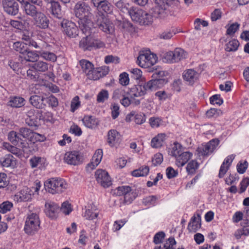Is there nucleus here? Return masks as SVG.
Here are the masks:
<instances>
[{
	"mask_svg": "<svg viewBox=\"0 0 249 249\" xmlns=\"http://www.w3.org/2000/svg\"><path fill=\"white\" fill-rule=\"evenodd\" d=\"M128 14L133 21L141 25H148L153 21L152 15L137 7L130 8Z\"/></svg>",
	"mask_w": 249,
	"mask_h": 249,
	"instance_id": "1",
	"label": "nucleus"
},
{
	"mask_svg": "<svg viewBox=\"0 0 249 249\" xmlns=\"http://www.w3.org/2000/svg\"><path fill=\"white\" fill-rule=\"evenodd\" d=\"M44 186L47 191L52 194L61 193L68 187V184L62 178H53L46 181Z\"/></svg>",
	"mask_w": 249,
	"mask_h": 249,
	"instance_id": "2",
	"label": "nucleus"
},
{
	"mask_svg": "<svg viewBox=\"0 0 249 249\" xmlns=\"http://www.w3.org/2000/svg\"><path fill=\"white\" fill-rule=\"evenodd\" d=\"M40 187V182H36L35 187L24 188L14 196V199L17 202L30 201L35 193H38Z\"/></svg>",
	"mask_w": 249,
	"mask_h": 249,
	"instance_id": "3",
	"label": "nucleus"
},
{
	"mask_svg": "<svg viewBox=\"0 0 249 249\" xmlns=\"http://www.w3.org/2000/svg\"><path fill=\"white\" fill-rule=\"evenodd\" d=\"M98 28L103 32L111 34L114 31V26L110 21L101 12H97L94 18Z\"/></svg>",
	"mask_w": 249,
	"mask_h": 249,
	"instance_id": "4",
	"label": "nucleus"
},
{
	"mask_svg": "<svg viewBox=\"0 0 249 249\" xmlns=\"http://www.w3.org/2000/svg\"><path fill=\"white\" fill-rule=\"evenodd\" d=\"M165 72L162 71H156L152 75L153 79L147 82V86L150 91L160 88L168 82L165 76Z\"/></svg>",
	"mask_w": 249,
	"mask_h": 249,
	"instance_id": "5",
	"label": "nucleus"
},
{
	"mask_svg": "<svg viewBox=\"0 0 249 249\" xmlns=\"http://www.w3.org/2000/svg\"><path fill=\"white\" fill-rule=\"evenodd\" d=\"M155 3L152 16L153 17L163 18L171 14L170 6L167 0H156Z\"/></svg>",
	"mask_w": 249,
	"mask_h": 249,
	"instance_id": "6",
	"label": "nucleus"
},
{
	"mask_svg": "<svg viewBox=\"0 0 249 249\" xmlns=\"http://www.w3.org/2000/svg\"><path fill=\"white\" fill-rule=\"evenodd\" d=\"M157 57L156 55L150 52H140L137 57V63L141 67L149 68L156 63Z\"/></svg>",
	"mask_w": 249,
	"mask_h": 249,
	"instance_id": "7",
	"label": "nucleus"
},
{
	"mask_svg": "<svg viewBox=\"0 0 249 249\" xmlns=\"http://www.w3.org/2000/svg\"><path fill=\"white\" fill-rule=\"evenodd\" d=\"M114 194L118 196H124L125 204H130L137 196V193L129 186H122L114 190Z\"/></svg>",
	"mask_w": 249,
	"mask_h": 249,
	"instance_id": "8",
	"label": "nucleus"
},
{
	"mask_svg": "<svg viewBox=\"0 0 249 249\" xmlns=\"http://www.w3.org/2000/svg\"><path fill=\"white\" fill-rule=\"evenodd\" d=\"M91 8L89 5L84 1L77 2L74 7V14L79 19L87 17H91Z\"/></svg>",
	"mask_w": 249,
	"mask_h": 249,
	"instance_id": "9",
	"label": "nucleus"
},
{
	"mask_svg": "<svg viewBox=\"0 0 249 249\" xmlns=\"http://www.w3.org/2000/svg\"><path fill=\"white\" fill-rule=\"evenodd\" d=\"M186 56V53L181 48H176L174 51L165 53L163 57V61L166 63L178 62Z\"/></svg>",
	"mask_w": 249,
	"mask_h": 249,
	"instance_id": "10",
	"label": "nucleus"
},
{
	"mask_svg": "<svg viewBox=\"0 0 249 249\" xmlns=\"http://www.w3.org/2000/svg\"><path fill=\"white\" fill-rule=\"evenodd\" d=\"M79 64L83 71L88 76V78L93 80L99 79V76L96 75L99 71L94 69L93 65L90 62L82 59L79 61Z\"/></svg>",
	"mask_w": 249,
	"mask_h": 249,
	"instance_id": "11",
	"label": "nucleus"
},
{
	"mask_svg": "<svg viewBox=\"0 0 249 249\" xmlns=\"http://www.w3.org/2000/svg\"><path fill=\"white\" fill-rule=\"evenodd\" d=\"M150 91L147 86V82L142 83L134 86L128 91L129 96L131 98L141 97L146 94L147 91Z\"/></svg>",
	"mask_w": 249,
	"mask_h": 249,
	"instance_id": "12",
	"label": "nucleus"
},
{
	"mask_svg": "<svg viewBox=\"0 0 249 249\" xmlns=\"http://www.w3.org/2000/svg\"><path fill=\"white\" fill-rule=\"evenodd\" d=\"M219 142L218 139H213L206 144L202 145V146L198 147L197 151L199 156L204 157L212 153L218 145Z\"/></svg>",
	"mask_w": 249,
	"mask_h": 249,
	"instance_id": "13",
	"label": "nucleus"
},
{
	"mask_svg": "<svg viewBox=\"0 0 249 249\" xmlns=\"http://www.w3.org/2000/svg\"><path fill=\"white\" fill-rule=\"evenodd\" d=\"M61 26L68 36L75 37L78 35V29L74 22L63 19L61 22Z\"/></svg>",
	"mask_w": 249,
	"mask_h": 249,
	"instance_id": "14",
	"label": "nucleus"
},
{
	"mask_svg": "<svg viewBox=\"0 0 249 249\" xmlns=\"http://www.w3.org/2000/svg\"><path fill=\"white\" fill-rule=\"evenodd\" d=\"M91 17L82 18L79 19V26L83 34L86 35L90 36L94 32V28L93 23L91 21Z\"/></svg>",
	"mask_w": 249,
	"mask_h": 249,
	"instance_id": "15",
	"label": "nucleus"
},
{
	"mask_svg": "<svg viewBox=\"0 0 249 249\" xmlns=\"http://www.w3.org/2000/svg\"><path fill=\"white\" fill-rule=\"evenodd\" d=\"M1 3L4 11L10 15H17L19 7L16 0H1Z\"/></svg>",
	"mask_w": 249,
	"mask_h": 249,
	"instance_id": "16",
	"label": "nucleus"
},
{
	"mask_svg": "<svg viewBox=\"0 0 249 249\" xmlns=\"http://www.w3.org/2000/svg\"><path fill=\"white\" fill-rule=\"evenodd\" d=\"M64 160L69 164L76 165L82 162L83 156L79 151H70L65 154Z\"/></svg>",
	"mask_w": 249,
	"mask_h": 249,
	"instance_id": "17",
	"label": "nucleus"
},
{
	"mask_svg": "<svg viewBox=\"0 0 249 249\" xmlns=\"http://www.w3.org/2000/svg\"><path fill=\"white\" fill-rule=\"evenodd\" d=\"M95 176L97 182L103 187L107 188L111 185V178L106 171L102 169L97 170Z\"/></svg>",
	"mask_w": 249,
	"mask_h": 249,
	"instance_id": "18",
	"label": "nucleus"
},
{
	"mask_svg": "<svg viewBox=\"0 0 249 249\" xmlns=\"http://www.w3.org/2000/svg\"><path fill=\"white\" fill-rule=\"evenodd\" d=\"M39 219H27L24 227L25 232L28 235L34 234L39 229Z\"/></svg>",
	"mask_w": 249,
	"mask_h": 249,
	"instance_id": "19",
	"label": "nucleus"
},
{
	"mask_svg": "<svg viewBox=\"0 0 249 249\" xmlns=\"http://www.w3.org/2000/svg\"><path fill=\"white\" fill-rule=\"evenodd\" d=\"M21 4V8L24 13L32 18L36 16L40 11L34 4L25 0H17Z\"/></svg>",
	"mask_w": 249,
	"mask_h": 249,
	"instance_id": "20",
	"label": "nucleus"
},
{
	"mask_svg": "<svg viewBox=\"0 0 249 249\" xmlns=\"http://www.w3.org/2000/svg\"><path fill=\"white\" fill-rule=\"evenodd\" d=\"M91 3L97 8V12L103 11L107 14H111L112 12L113 6L108 0H93Z\"/></svg>",
	"mask_w": 249,
	"mask_h": 249,
	"instance_id": "21",
	"label": "nucleus"
},
{
	"mask_svg": "<svg viewBox=\"0 0 249 249\" xmlns=\"http://www.w3.org/2000/svg\"><path fill=\"white\" fill-rule=\"evenodd\" d=\"M34 24L40 29H46L49 27V20L46 16L40 11L33 18Z\"/></svg>",
	"mask_w": 249,
	"mask_h": 249,
	"instance_id": "22",
	"label": "nucleus"
},
{
	"mask_svg": "<svg viewBox=\"0 0 249 249\" xmlns=\"http://www.w3.org/2000/svg\"><path fill=\"white\" fill-rule=\"evenodd\" d=\"M83 210H84L83 215L87 218H96L98 216H102L100 213V210L93 204L88 205Z\"/></svg>",
	"mask_w": 249,
	"mask_h": 249,
	"instance_id": "23",
	"label": "nucleus"
},
{
	"mask_svg": "<svg viewBox=\"0 0 249 249\" xmlns=\"http://www.w3.org/2000/svg\"><path fill=\"white\" fill-rule=\"evenodd\" d=\"M182 76L188 84L192 85L198 79L199 74L194 69H188L184 71Z\"/></svg>",
	"mask_w": 249,
	"mask_h": 249,
	"instance_id": "24",
	"label": "nucleus"
},
{
	"mask_svg": "<svg viewBox=\"0 0 249 249\" xmlns=\"http://www.w3.org/2000/svg\"><path fill=\"white\" fill-rule=\"evenodd\" d=\"M107 137V142L111 147L115 146L120 141L121 135L116 130H109L108 132Z\"/></svg>",
	"mask_w": 249,
	"mask_h": 249,
	"instance_id": "25",
	"label": "nucleus"
},
{
	"mask_svg": "<svg viewBox=\"0 0 249 249\" xmlns=\"http://www.w3.org/2000/svg\"><path fill=\"white\" fill-rule=\"evenodd\" d=\"M51 14L53 18L62 19L64 17V12L62 11L59 2L53 1L51 3Z\"/></svg>",
	"mask_w": 249,
	"mask_h": 249,
	"instance_id": "26",
	"label": "nucleus"
},
{
	"mask_svg": "<svg viewBox=\"0 0 249 249\" xmlns=\"http://www.w3.org/2000/svg\"><path fill=\"white\" fill-rule=\"evenodd\" d=\"M193 154L189 152H184L176 157V164L178 167L184 166L191 158Z\"/></svg>",
	"mask_w": 249,
	"mask_h": 249,
	"instance_id": "27",
	"label": "nucleus"
},
{
	"mask_svg": "<svg viewBox=\"0 0 249 249\" xmlns=\"http://www.w3.org/2000/svg\"><path fill=\"white\" fill-rule=\"evenodd\" d=\"M45 98L38 95L31 96L29 99L30 104L34 107L42 109L46 107V104L44 103Z\"/></svg>",
	"mask_w": 249,
	"mask_h": 249,
	"instance_id": "28",
	"label": "nucleus"
},
{
	"mask_svg": "<svg viewBox=\"0 0 249 249\" xmlns=\"http://www.w3.org/2000/svg\"><path fill=\"white\" fill-rule=\"evenodd\" d=\"M45 213L46 214L51 217L55 216V213L59 210V206L53 202H48L45 203Z\"/></svg>",
	"mask_w": 249,
	"mask_h": 249,
	"instance_id": "29",
	"label": "nucleus"
},
{
	"mask_svg": "<svg viewBox=\"0 0 249 249\" xmlns=\"http://www.w3.org/2000/svg\"><path fill=\"white\" fill-rule=\"evenodd\" d=\"M103 157V151L101 149H98L94 154L90 163L88 164V168L91 169H94L101 162Z\"/></svg>",
	"mask_w": 249,
	"mask_h": 249,
	"instance_id": "30",
	"label": "nucleus"
},
{
	"mask_svg": "<svg viewBox=\"0 0 249 249\" xmlns=\"http://www.w3.org/2000/svg\"><path fill=\"white\" fill-rule=\"evenodd\" d=\"M25 99L21 97H11L8 102V105L12 107H20L25 104Z\"/></svg>",
	"mask_w": 249,
	"mask_h": 249,
	"instance_id": "31",
	"label": "nucleus"
},
{
	"mask_svg": "<svg viewBox=\"0 0 249 249\" xmlns=\"http://www.w3.org/2000/svg\"><path fill=\"white\" fill-rule=\"evenodd\" d=\"M1 165L3 167H9L16 165V160L13 156L10 154L5 155L0 160Z\"/></svg>",
	"mask_w": 249,
	"mask_h": 249,
	"instance_id": "32",
	"label": "nucleus"
},
{
	"mask_svg": "<svg viewBox=\"0 0 249 249\" xmlns=\"http://www.w3.org/2000/svg\"><path fill=\"white\" fill-rule=\"evenodd\" d=\"M82 121L86 127L90 128H95L99 124L98 121L92 116H85Z\"/></svg>",
	"mask_w": 249,
	"mask_h": 249,
	"instance_id": "33",
	"label": "nucleus"
},
{
	"mask_svg": "<svg viewBox=\"0 0 249 249\" xmlns=\"http://www.w3.org/2000/svg\"><path fill=\"white\" fill-rule=\"evenodd\" d=\"M165 135L159 134L152 139L151 142V146L153 148H159L161 147L165 140Z\"/></svg>",
	"mask_w": 249,
	"mask_h": 249,
	"instance_id": "34",
	"label": "nucleus"
},
{
	"mask_svg": "<svg viewBox=\"0 0 249 249\" xmlns=\"http://www.w3.org/2000/svg\"><path fill=\"white\" fill-rule=\"evenodd\" d=\"M91 37L90 36L86 35L79 42V47L84 51L91 50Z\"/></svg>",
	"mask_w": 249,
	"mask_h": 249,
	"instance_id": "35",
	"label": "nucleus"
},
{
	"mask_svg": "<svg viewBox=\"0 0 249 249\" xmlns=\"http://www.w3.org/2000/svg\"><path fill=\"white\" fill-rule=\"evenodd\" d=\"M201 225V219H191L187 229L190 232H195L200 228Z\"/></svg>",
	"mask_w": 249,
	"mask_h": 249,
	"instance_id": "36",
	"label": "nucleus"
},
{
	"mask_svg": "<svg viewBox=\"0 0 249 249\" xmlns=\"http://www.w3.org/2000/svg\"><path fill=\"white\" fill-rule=\"evenodd\" d=\"M29 46L34 47L36 49V52L40 53L43 51L44 49L47 46V44L45 42L42 41H39L36 42L34 40H29Z\"/></svg>",
	"mask_w": 249,
	"mask_h": 249,
	"instance_id": "37",
	"label": "nucleus"
},
{
	"mask_svg": "<svg viewBox=\"0 0 249 249\" xmlns=\"http://www.w3.org/2000/svg\"><path fill=\"white\" fill-rule=\"evenodd\" d=\"M112 2L116 7L123 13H128L129 3L126 2L124 0H119L116 1L113 0Z\"/></svg>",
	"mask_w": 249,
	"mask_h": 249,
	"instance_id": "38",
	"label": "nucleus"
},
{
	"mask_svg": "<svg viewBox=\"0 0 249 249\" xmlns=\"http://www.w3.org/2000/svg\"><path fill=\"white\" fill-rule=\"evenodd\" d=\"M3 148L18 157H20L22 155V152L20 149L11 145L8 142L3 143Z\"/></svg>",
	"mask_w": 249,
	"mask_h": 249,
	"instance_id": "39",
	"label": "nucleus"
},
{
	"mask_svg": "<svg viewBox=\"0 0 249 249\" xmlns=\"http://www.w3.org/2000/svg\"><path fill=\"white\" fill-rule=\"evenodd\" d=\"M13 49L20 53L24 54L27 51V44L22 42H16L13 45Z\"/></svg>",
	"mask_w": 249,
	"mask_h": 249,
	"instance_id": "40",
	"label": "nucleus"
},
{
	"mask_svg": "<svg viewBox=\"0 0 249 249\" xmlns=\"http://www.w3.org/2000/svg\"><path fill=\"white\" fill-rule=\"evenodd\" d=\"M134 117V121L138 124H142L145 122V116L143 113L135 114L134 112H131L126 117V120H127L128 117Z\"/></svg>",
	"mask_w": 249,
	"mask_h": 249,
	"instance_id": "41",
	"label": "nucleus"
},
{
	"mask_svg": "<svg viewBox=\"0 0 249 249\" xmlns=\"http://www.w3.org/2000/svg\"><path fill=\"white\" fill-rule=\"evenodd\" d=\"M49 64L42 61H36L33 65V68L36 71L45 72L48 70Z\"/></svg>",
	"mask_w": 249,
	"mask_h": 249,
	"instance_id": "42",
	"label": "nucleus"
},
{
	"mask_svg": "<svg viewBox=\"0 0 249 249\" xmlns=\"http://www.w3.org/2000/svg\"><path fill=\"white\" fill-rule=\"evenodd\" d=\"M149 171L148 166H145V167H142L138 169L133 171L131 173V175L133 177H139L146 176Z\"/></svg>",
	"mask_w": 249,
	"mask_h": 249,
	"instance_id": "43",
	"label": "nucleus"
},
{
	"mask_svg": "<svg viewBox=\"0 0 249 249\" xmlns=\"http://www.w3.org/2000/svg\"><path fill=\"white\" fill-rule=\"evenodd\" d=\"M239 46V42L237 39H232L226 45L225 51L227 52H235Z\"/></svg>",
	"mask_w": 249,
	"mask_h": 249,
	"instance_id": "44",
	"label": "nucleus"
},
{
	"mask_svg": "<svg viewBox=\"0 0 249 249\" xmlns=\"http://www.w3.org/2000/svg\"><path fill=\"white\" fill-rule=\"evenodd\" d=\"M60 210L65 215H68L73 211V208L69 201H65L62 203Z\"/></svg>",
	"mask_w": 249,
	"mask_h": 249,
	"instance_id": "45",
	"label": "nucleus"
},
{
	"mask_svg": "<svg viewBox=\"0 0 249 249\" xmlns=\"http://www.w3.org/2000/svg\"><path fill=\"white\" fill-rule=\"evenodd\" d=\"M24 59L29 62H34L38 59L39 55L35 52L30 51L28 49H27V52L24 54Z\"/></svg>",
	"mask_w": 249,
	"mask_h": 249,
	"instance_id": "46",
	"label": "nucleus"
},
{
	"mask_svg": "<svg viewBox=\"0 0 249 249\" xmlns=\"http://www.w3.org/2000/svg\"><path fill=\"white\" fill-rule=\"evenodd\" d=\"M35 110L33 108H31L26 112V115L28 118L26 119V123L30 126L35 125Z\"/></svg>",
	"mask_w": 249,
	"mask_h": 249,
	"instance_id": "47",
	"label": "nucleus"
},
{
	"mask_svg": "<svg viewBox=\"0 0 249 249\" xmlns=\"http://www.w3.org/2000/svg\"><path fill=\"white\" fill-rule=\"evenodd\" d=\"M19 133L18 134L14 131H10L8 134V139L9 140L14 144L16 145L21 141V139L20 137Z\"/></svg>",
	"mask_w": 249,
	"mask_h": 249,
	"instance_id": "48",
	"label": "nucleus"
},
{
	"mask_svg": "<svg viewBox=\"0 0 249 249\" xmlns=\"http://www.w3.org/2000/svg\"><path fill=\"white\" fill-rule=\"evenodd\" d=\"M126 95H128V91H126L124 88H121L114 91L112 98L114 99H120Z\"/></svg>",
	"mask_w": 249,
	"mask_h": 249,
	"instance_id": "49",
	"label": "nucleus"
},
{
	"mask_svg": "<svg viewBox=\"0 0 249 249\" xmlns=\"http://www.w3.org/2000/svg\"><path fill=\"white\" fill-rule=\"evenodd\" d=\"M40 55L42 58L48 61L55 62L57 59V56L54 53L48 51L43 50Z\"/></svg>",
	"mask_w": 249,
	"mask_h": 249,
	"instance_id": "50",
	"label": "nucleus"
},
{
	"mask_svg": "<svg viewBox=\"0 0 249 249\" xmlns=\"http://www.w3.org/2000/svg\"><path fill=\"white\" fill-rule=\"evenodd\" d=\"M198 166L199 164L196 161L192 160L190 161L187 165V172L189 174H194L196 172V170L198 168Z\"/></svg>",
	"mask_w": 249,
	"mask_h": 249,
	"instance_id": "51",
	"label": "nucleus"
},
{
	"mask_svg": "<svg viewBox=\"0 0 249 249\" xmlns=\"http://www.w3.org/2000/svg\"><path fill=\"white\" fill-rule=\"evenodd\" d=\"M183 152L184 151L182 146L177 142H174V145L172 147V150L171 151L172 156L176 157Z\"/></svg>",
	"mask_w": 249,
	"mask_h": 249,
	"instance_id": "52",
	"label": "nucleus"
},
{
	"mask_svg": "<svg viewBox=\"0 0 249 249\" xmlns=\"http://www.w3.org/2000/svg\"><path fill=\"white\" fill-rule=\"evenodd\" d=\"M19 135L24 138L30 139L31 141L32 140V135L33 132L29 128L26 127H22L19 130Z\"/></svg>",
	"mask_w": 249,
	"mask_h": 249,
	"instance_id": "53",
	"label": "nucleus"
},
{
	"mask_svg": "<svg viewBox=\"0 0 249 249\" xmlns=\"http://www.w3.org/2000/svg\"><path fill=\"white\" fill-rule=\"evenodd\" d=\"M234 235L236 239H240L242 235L246 236L249 235V229L242 228L237 229L234 232Z\"/></svg>",
	"mask_w": 249,
	"mask_h": 249,
	"instance_id": "54",
	"label": "nucleus"
},
{
	"mask_svg": "<svg viewBox=\"0 0 249 249\" xmlns=\"http://www.w3.org/2000/svg\"><path fill=\"white\" fill-rule=\"evenodd\" d=\"M109 94L107 90L102 89L97 95V101L98 103H103L108 98Z\"/></svg>",
	"mask_w": 249,
	"mask_h": 249,
	"instance_id": "55",
	"label": "nucleus"
},
{
	"mask_svg": "<svg viewBox=\"0 0 249 249\" xmlns=\"http://www.w3.org/2000/svg\"><path fill=\"white\" fill-rule=\"evenodd\" d=\"M13 207V203L9 201H4L0 204V213H6L10 211Z\"/></svg>",
	"mask_w": 249,
	"mask_h": 249,
	"instance_id": "56",
	"label": "nucleus"
},
{
	"mask_svg": "<svg viewBox=\"0 0 249 249\" xmlns=\"http://www.w3.org/2000/svg\"><path fill=\"white\" fill-rule=\"evenodd\" d=\"M165 234L163 231H159L156 233L153 238V242L155 244H159L162 243L164 238Z\"/></svg>",
	"mask_w": 249,
	"mask_h": 249,
	"instance_id": "57",
	"label": "nucleus"
},
{
	"mask_svg": "<svg viewBox=\"0 0 249 249\" xmlns=\"http://www.w3.org/2000/svg\"><path fill=\"white\" fill-rule=\"evenodd\" d=\"M240 24L237 22L231 24L227 29L226 34L228 35H233L239 29Z\"/></svg>",
	"mask_w": 249,
	"mask_h": 249,
	"instance_id": "58",
	"label": "nucleus"
},
{
	"mask_svg": "<svg viewBox=\"0 0 249 249\" xmlns=\"http://www.w3.org/2000/svg\"><path fill=\"white\" fill-rule=\"evenodd\" d=\"M47 103L52 107H55L58 105L57 99L53 95H51L49 97L45 98Z\"/></svg>",
	"mask_w": 249,
	"mask_h": 249,
	"instance_id": "59",
	"label": "nucleus"
},
{
	"mask_svg": "<svg viewBox=\"0 0 249 249\" xmlns=\"http://www.w3.org/2000/svg\"><path fill=\"white\" fill-rule=\"evenodd\" d=\"M80 105V102L79 101V98L78 96H76L73 98L71 102V111L72 112H74Z\"/></svg>",
	"mask_w": 249,
	"mask_h": 249,
	"instance_id": "60",
	"label": "nucleus"
},
{
	"mask_svg": "<svg viewBox=\"0 0 249 249\" xmlns=\"http://www.w3.org/2000/svg\"><path fill=\"white\" fill-rule=\"evenodd\" d=\"M120 62V58L116 56L108 55L105 57V62L108 64L109 63L118 64Z\"/></svg>",
	"mask_w": 249,
	"mask_h": 249,
	"instance_id": "61",
	"label": "nucleus"
},
{
	"mask_svg": "<svg viewBox=\"0 0 249 249\" xmlns=\"http://www.w3.org/2000/svg\"><path fill=\"white\" fill-rule=\"evenodd\" d=\"M111 116L113 119L118 117L120 114L119 106L118 104L114 103L111 106Z\"/></svg>",
	"mask_w": 249,
	"mask_h": 249,
	"instance_id": "62",
	"label": "nucleus"
},
{
	"mask_svg": "<svg viewBox=\"0 0 249 249\" xmlns=\"http://www.w3.org/2000/svg\"><path fill=\"white\" fill-rule=\"evenodd\" d=\"M210 101L211 104L213 105L216 104L218 106H220L223 103V100L220 98V95L218 94L212 96L210 98Z\"/></svg>",
	"mask_w": 249,
	"mask_h": 249,
	"instance_id": "63",
	"label": "nucleus"
},
{
	"mask_svg": "<svg viewBox=\"0 0 249 249\" xmlns=\"http://www.w3.org/2000/svg\"><path fill=\"white\" fill-rule=\"evenodd\" d=\"M162 161L163 156L160 153L155 154L152 160V164L155 166L160 164Z\"/></svg>",
	"mask_w": 249,
	"mask_h": 249,
	"instance_id": "64",
	"label": "nucleus"
}]
</instances>
